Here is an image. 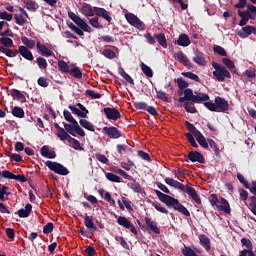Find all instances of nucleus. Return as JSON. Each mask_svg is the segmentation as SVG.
Wrapping results in <instances>:
<instances>
[{
    "instance_id": "f257e3e1",
    "label": "nucleus",
    "mask_w": 256,
    "mask_h": 256,
    "mask_svg": "<svg viewBox=\"0 0 256 256\" xmlns=\"http://www.w3.org/2000/svg\"><path fill=\"white\" fill-rule=\"evenodd\" d=\"M155 193L161 203H164V205L168 207H173L174 211L182 213V215H185V217H191L189 210L185 208L183 204L179 203L177 198H173V196L167 195L159 190H155Z\"/></svg>"
},
{
    "instance_id": "f03ea898",
    "label": "nucleus",
    "mask_w": 256,
    "mask_h": 256,
    "mask_svg": "<svg viewBox=\"0 0 256 256\" xmlns=\"http://www.w3.org/2000/svg\"><path fill=\"white\" fill-rule=\"evenodd\" d=\"M212 67L215 69L213 75L217 81L223 82L225 79H231V72L225 66L217 62H212Z\"/></svg>"
},
{
    "instance_id": "7ed1b4c3",
    "label": "nucleus",
    "mask_w": 256,
    "mask_h": 256,
    "mask_svg": "<svg viewBox=\"0 0 256 256\" xmlns=\"http://www.w3.org/2000/svg\"><path fill=\"white\" fill-rule=\"evenodd\" d=\"M46 167L50 169V171H53L57 175H67L69 173V169H67L63 164L58 163V162H53L51 160H47L45 162Z\"/></svg>"
},
{
    "instance_id": "20e7f679",
    "label": "nucleus",
    "mask_w": 256,
    "mask_h": 256,
    "mask_svg": "<svg viewBox=\"0 0 256 256\" xmlns=\"http://www.w3.org/2000/svg\"><path fill=\"white\" fill-rule=\"evenodd\" d=\"M126 21L132 25V27H135L136 29H139L140 31H145V23L141 21L135 14L133 13H126L125 14Z\"/></svg>"
},
{
    "instance_id": "39448f33",
    "label": "nucleus",
    "mask_w": 256,
    "mask_h": 256,
    "mask_svg": "<svg viewBox=\"0 0 256 256\" xmlns=\"http://www.w3.org/2000/svg\"><path fill=\"white\" fill-rule=\"evenodd\" d=\"M103 112L109 121H118V119H121V112L115 107H106L103 109Z\"/></svg>"
},
{
    "instance_id": "423d86ee",
    "label": "nucleus",
    "mask_w": 256,
    "mask_h": 256,
    "mask_svg": "<svg viewBox=\"0 0 256 256\" xmlns=\"http://www.w3.org/2000/svg\"><path fill=\"white\" fill-rule=\"evenodd\" d=\"M0 177H3V179H14L15 181H20V183H27L25 175H15L9 170H3L0 173Z\"/></svg>"
},
{
    "instance_id": "0eeeda50",
    "label": "nucleus",
    "mask_w": 256,
    "mask_h": 256,
    "mask_svg": "<svg viewBox=\"0 0 256 256\" xmlns=\"http://www.w3.org/2000/svg\"><path fill=\"white\" fill-rule=\"evenodd\" d=\"M238 37L241 39H247L250 35H256V27L251 25H246L242 27L241 30L237 31Z\"/></svg>"
},
{
    "instance_id": "6e6552de",
    "label": "nucleus",
    "mask_w": 256,
    "mask_h": 256,
    "mask_svg": "<svg viewBox=\"0 0 256 256\" xmlns=\"http://www.w3.org/2000/svg\"><path fill=\"white\" fill-rule=\"evenodd\" d=\"M214 103L216 104V110L218 112L225 113V111H229V102L225 100V98L217 96Z\"/></svg>"
},
{
    "instance_id": "1a4fd4ad",
    "label": "nucleus",
    "mask_w": 256,
    "mask_h": 256,
    "mask_svg": "<svg viewBox=\"0 0 256 256\" xmlns=\"http://www.w3.org/2000/svg\"><path fill=\"white\" fill-rule=\"evenodd\" d=\"M136 109H140L141 111H147L150 113V115H153V117H156V115H159V112H157V109L153 106H148L145 102H136L135 103Z\"/></svg>"
},
{
    "instance_id": "9d476101",
    "label": "nucleus",
    "mask_w": 256,
    "mask_h": 256,
    "mask_svg": "<svg viewBox=\"0 0 256 256\" xmlns=\"http://www.w3.org/2000/svg\"><path fill=\"white\" fill-rule=\"evenodd\" d=\"M103 133L110 139H119V137H121V131H119V129H117L115 126L104 127Z\"/></svg>"
},
{
    "instance_id": "9b49d317",
    "label": "nucleus",
    "mask_w": 256,
    "mask_h": 256,
    "mask_svg": "<svg viewBox=\"0 0 256 256\" xmlns=\"http://www.w3.org/2000/svg\"><path fill=\"white\" fill-rule=\"evenodd\" d=\"M187 157L192 163H205V156L199 151H190Z\"/></svg>"
},
{
    "instance_id": "f8f14e48",
    "label": "nucleus",
    "mask_w": 256,
    "mask_h": 256,
    "mask_svg": "<svg viewBox=\"0 0 256 256\" xmlns=\"http://www.w3.org/2000/svg\"><path fill=\"white\" fill-rule=\"evenodd\" d=\"M36 48H37L38 53H40V55H42V57H53V51L51 49L47 48V46H45V44H41V41H37Z\"/></svg>"
},
{
    "instance_id": "ddd939ff",
    "label": "nucleus",
    "mask_w": 256,
    "mask_h": 256,
    "mask_svg": "<svg viewBox=\"0 0 256 256\" xmlns=\"http://www.w3.org/2000/svg\"><path fill=\"white\" fill-rule=\"evenodd\" d=\"M184 193H187V195H189V197H191V199L195 201L197 205H201V197H199V194H197V190H195V188L189 185H186V189L184 190Z\"/></svg>"
},
{
    "instance_id": "4468645a",
    "label": "nucleus",
    "mask_w": 256,
    "mask_h": 256,
    "mask_svg": "<svg viewBox=\"0 0 256 256\" xmlns=\"http://www.w3.org/2000/svg\"><path fill=\"white\" fill-rule=\"evenodd\" d=\"M18 53L23 57V59H26V61H33V52L27 48V46H19L18 47Z\"/></svg>"
},
{
    "instance_id": "2eb2a0df",
    "label": "nucleus",
    "mask_w": 256,
    "mask_h": 256,
    "mask_svg": "<svg viewBox=\"0 0 256 256\" xmlns=\"http://www.w3.org/2000/svg\"><path fill=\"white\" fill-rule=\"evenodd\" d=\"M238 15L241 17V20L239 22L240 27H245V25L249 23V19L253 21V16H251V13H249V11L238 10Z\"/></svg>"
},
{
    "instance_id": "dca6fc26",
    "label": "nucleus",
    "mask_w": 256,
    "mask_h": 256,
    "mask_svg": "<svg viewBox=\"0 0 256 256\" xmlns=\"http://www.w3.org/2000/svg\"><path fill=\"white\" fill-rule=\"evenodd\" d=\"M194 97H195V94H193V89H191V88H186L185 90H184V97H180L179 99H178V101H179V103H189V101L191 102V103H193V99H194Z\"/></svg>"
},
{
    "instance_id": "f3484780",
    "label": "nucleus",
    "mask_w": 256,
    "mask_h": 256,
    "mask_svg": "<svg viewBox=\"0 0 256 256\" xmlns=\"http://www.w3.org/2000/svg\"><path fill=\"white\" fill-rule=\"evenodd\" d=\"M130 181L131 182L128 184V186L132 191H134V193H140V195H145V189L141 187V184H139L136 179L131 178Z\"/></svg>"
},
{
    "instance_id": "a211bd4d",
    "label": "nucleus",
    "mask_w": 256,
    "mask_h": 256,
    "mask_svg": "<svg viewBox=\"0 0 256 256\" xmlns=\"http://www.w3.org/2000/svg\"><path fill=\"white\" fill-rule=\"evenodd\" d=\"M217 209L227 215H231V206L229 205V201L225 198H220V204L217 205Z\"/></svg>"
},
{
    "instance_id": "6ab92c4d",
    "label": "nucleus",
    "mask_w": 256,
    "mask_h": 256,
    "mask_svg": "<svg viewBox=\"0 0 256 256\" xmlns=\"http://www.w3.org/2000/svg\"><path fill=\"white\" fill-rule=\"evenodd\" d=\"M175 57L178 59V61H180V63H182V65H184V67H189V69L193 68V63L189 61L187 56H185L182 51L177 52Z\"/></svg>"
},
{
    "instance_id": "aec40b11",
    "label": "nucleus",
    "mask_w": 256,
    "mask_h": 256,
    "mask_svg": "<svg viewBox=\"0 0 256 256\" xmlns=\"http://www.w3.org/2000/svg\"><path fill=\"white\" fill-rule=\"evenodd\" d=\"M175 44L179 45V47H189L191 45V40L187 34H180L175 41Z\"/></svg>"
},
{
    "instance_id": "412c9836",
    "label": "nucleus",
    "mask_w": 256,
    "mask_h": 256,
    "mask_svg": "<svg viewBox=\"0 0 256 256\" xmlns=\"http://www.w3.org/2000/svg\"><path fill=\"white\" fill-rule=\"evenodd\" d=\"M94 12L97 17H102L105 21L111 23L112 18L109 16V12L105 10V8L94 7Z\"/></svg>"
},
{
    "instance_id": "4be33fe9",
    "label": "nucleus",
    "mask_w": 256,
    "mask_h": 256,
    "mask_svg": "<svg viewBox=\"0 0 256 256\" xmlns=\"http://www.w3.org/2000/svg\"><path fill=\"white\" fill-rule=\"evenodd\" d=\"M94 12L97 17H102L105 21L111 23L112 18L109 16V12L105 10V8L94 7Z\"/></svg>"
},
{
    "instance_id": "5701e85b",
    "label": "nucleus",
    "mask_w": 256,
    "mask_h": 256,
    "mask_svg": "<svg viewBox=\"0 0 256 256\" xmlns=\"http://www.w3.org/2000/svg\"><path fill=\"white\" fill-rule=\"evenodd\" d=\"M31 211H33V205L26 204L25 209H20L16 212V215L20 217L21 219H26V217H29L31 215Z\"/></svg>"
},
{
    "instance_id": "b1692460",
    "label": "nucleus",
    "mask_w": 256,
    "mask_h": 256,
    "mask_svg": "<svg viewBox=\"0 0 256 256\" xmlns=\"http://www.w3.org/2000/svg\"><path fill=\"white\" fill-rule=\"evenodd\" d=\"M42 157H45L46 159H55V157H57V154L55 153V151L50 150L49 146L45 145L41 148L40 151Z\"/></svg>"
},
{
    "instance_id": "393cba45",
    "label": "nucleus",
    "mask_w": 256,
    "mask_h": 256,
    "mask_svg": "<svg viewBox=\"0 0 256 256\" xmlns=\"http://www.w3.org/2000/svg\"><path fill=\"white\" fill-rule=\"evenodd\" d=\"M11 97L20 103H27V98L18 89L11 90Z\"/></svg>"
},
{
    "instance_id": "a878e982",
    "label": "nucleus",
    "mask_w": 256,
    "mask_h": 256,
    "mask_svg": "<svg viewBox=\"0 0 256 256\" xmlns=\"http://www.w3.org/2000/svg\"><path fill=\"white\" fill-rule=\"evenodd\" d=\"M200 245L206 249V251H209L211 249V240L207 235L201 234L199 236Z\"/></svg>"
},
{
    "instance_id": "bb28decb",
    "label": "nucleus",
    "mask_w": 256,
    "mask_h": 256,
    "mask_svg": "<svg viewBox=\"0 0 256 256\" xmlns=\"http://www.w3.org/2000/svg\"><path fill=\"white\" fill-rule=\"evenodd\" d=\"M82 13L85 17H94L95 16V8L91 6V4H84L82 6Z\"/></svg>"
},
{
    "instance_id": "cd10ccee",
    "label": "nucleus",
    "mask_w": 256,
    "mask_h": 256,
    "mask_svg": "<svg viewBox=\"0 0 256 256\" xmlns=\"http://www.w3.org/2000/svg\"><path fill=\"white\" fill-rule=\"evenodd\" d=\"M145 223L153 231V233H156V235H159L161 233V229L157 227V224L151 220L149 217H145Z\"/></svg>"
},
{
    "instance_id": "c85d7f7f",
    "label": "nucleus",
    "mask_w": 256,
    "mask_h": 256,
    "mask_svg": "<svg viewBox=\"0 0 256 256\" xmlns=\"http://www.w3.org/2000/svg\"><path fill=\"white\" fill-rule=\"evenodd\" d=\"M118 73L119 75H121V77H123V79H125L126 83H129V85H135V81L133 80L131 75L125 72V69H123V67H120L118 69Z\"/></svg>"
},
{
    "instance_id": "c756f323",
    "label": "nucleus",
    "mask_w": 256,
    "mask_h": 256,
    "mask_svg": "<svg viewBox=\"0 0 256 256\" xmlns=\"http://www.w3.org/2000/svg\"><path fill=\"white\" fill-rule=\"evenodd\" d=\"M194 57H193V61L194 63H196L197 65H203L205 66V57L204 54L200 51H195L194 52Z\"/></svg>"
},
{
    "instance_id": "7c9ffc66",
    "label": "nucleus",
    "mask_w": 256,
    "mask_h": 256,
    "mask_svg": "<svg viewBox=\"0 0 256 256\" xmlns=\"http://www.w3.org/2000/svg\"><path fill=\"white\" fill-rule=\"evenodd\" d=\"M23 4L27 11H31L32 13H35V11H37V2L33 0H23Z\"/></svg>"
},
{
    "instance_id": "2f4dec72",
    "label": "nucleus",
    "mask_w": 256,
    "mask_h": 256,
    "mask_svg": "<svg viewBox=\"0 0 256 256\" xmlns=\"http://www.w3.org/2000/svg\"><path fill=\"white\" fill-rule=\"evenodd\" d=\"M84 225L87 227V229H93L94 231H97V226H95V223L93 222V216L85 214Z\"/></svg>"
},
{
    "instance_id": "473e14b6",
    "label": "nucleus",
    "mask_w": 256,
    "mask_h": 256,
    "mask_svg": "<svg viewBox=\"0 0 256 256\" xmlns=\"http://www.w3.org/2000/svg\"><path fill=\"white\" fill-rule=\"evenodd\" d=\"M68 73L69 75H71V77H74L75 79L83 78V72H81V70L77 66H73L72 68H70Z\"/></svg>"
},
{
    "instance_id": "72a5a7b5",
    "label": "nucleus",
    "mask_w": 256,
    "mask_h": 256,
    "mask_svg": "<svg viewBox=\"0 0 256 256\" xmlns=\"http://www.w3.org/2000/svg\"><path fill=\"white\" fill-rule=\"evenodd\" d=\"M208 94L205 93H198L197 95H194V98L192 100V103H203V101H209Z\"/></svg>"
},
{
    "instance_id": "f704fd0d",
    "label": "nucleus",
    "mask_w": 256,
    "mask_h": 256,
    "mask_svg": "<svg viewBox=\"0 0 256 256\" xmlns=\"http://www.w3.org/2000/svg\"><path fill=\"white\" fill-rule=\"evenodd\" d=\"M12 115L13 117H17L18 119H23L25 117V110L23 108L15 106L12 109Z\"/></svg>"
},
{
    "instance_id": "c9c22d12",
    "label": "nucleus",
    "mask_w": 256,
    "mask_h": 256,
    "mask_svg": "<svg viewBox=\"0 0 256 256\" xmlns=\"http://www.w3.org/2000/svg\"><path fill=\"white\" fill-rule=\"evenodd\" d=\"M117 223L118 225H121V227H124L125 229H129V227H131V221H129V219H127V217L125 216H119L117 218Z\"/></svg>"
},
{
    "instance_id": "e433bc0d",
    "label": "nucleus",
    "mask_w": 256,
    "mask_h": 256,
    "mask_svg": "<svg viewBox=\"0 0 256 256\" xmlns=\"http://www.w3.org/2000/svg\"><path fill=\"white\" fill-rule=\"evenodd\" d=\"M155 39L163 47L164 49H167V38H165V34H155Z\"/></svg>"
},
{
    "instance_id": "4c0bfd02",
    "label": "nucleus",
    "mask_w": 256,
    "mask_h": 256,
    "mask_svg": "<svg viewBox=\"0 0 256 256\" xmlns=\"http://www.w3.org/2000/svg\"><path fill=\"white\" fill-rule=\"evenodd\" d=\"M36 64L38 65L39 69H41V71H46L47 67L49 66L47 60L41 56L36 59Z\"/></svg>"
},
{
    "instance_id": "58836bf2",
    "label": "nucleus",
    "mask_w": 256,
    "mask_h": 256,
    "mask_svg": "<svg viewBox=\"0 0 256 256\" xmlns=\"http://www.w3.org/2000/svg\"><path fill=\"white\" fill-rule=\"evenodd\" d=\"M140 68H141L142 73H144V75H146V77H153V70L147 64L141 62Z\"/></svg>"
},
{
    "instance_id": "ea45409f",
    "label": "nucleus",
    "mask_w": 256,
    "mask_h": 256,
    "mask_svg": "<svg viewBox=\"0 0 256 256\" xmlns=\"http://www.w3.org/2000/svg\"><path fill=\"white\" fill-rule=\"evenodd\" d=\"M81 127H83L84 129H87V131H95V126H93V124L91 122H89V120H85V119H80L79 121Z\"/></svg>"
},
{
    "instance_id": "a19ab883",
    "label": "nucleus",
    "mask_w": 256,
    "mask_h": 256,
    "mask_svg": "<svg viewBox=\"0 0 256 256\" xmlns=\"http://www.w3.org/2000/svg\"><path fill=\"white\" fill-rule=\"evenodd\" d=\"M152 207H154L156 211H159V213H163L164 215H169V210H167V208L163 207L161 203L157 201L152 202Z\"/></svg>"
},
{
    "instance_id": "79ce46f5",
    "label": "nucleus",
    "mask_w": 256,
    "mask_h": 256,
    "mask_svg": "<svg viewBox=\"0 0 256 256\" xmlns=\"http://www.w3.org/2000/svg\"><path fill=\"white\" fill-rule=\"evenodd\" d=\"M105 177L108 181H111V183H121V177L115 175L114 173L107 172Z\"/></svg>"
},
{
    "instance_id": "37998d69",
    "label": "nucleus",
    "mask_w": 256,
    "mask_h": 256,
    "mask_svg": "<svg viewBox=\"0 0 256 256\" xmlns=\"http://www.w3.org/2000/svg\"><path fill=\"white\" fill-rule=\"evenodd\" d=\"M181 75H183V77H187V79L195 81L196 83H201V79L193 72H182Z\"/></svg>"
},
{
    "instance_id": "c03bdc74",
    "label": "nucleus",
    "mask_w": 256,
    "mask_h": 256,
    "mask_svg": "<svg viewBox=\"0 0 256 256\" xmlns=\"http://www.w3.org/2000/svg\"><path fill=\"white\" fill-rule=\"evenodd\" d=\"M21 41L23 43V45H25V47H27V49H35V41L31 40L25 36H23L21 38Z\"/></svg>"
},
{
    "instance_id": "a18cd8bd",
    "label": "nucleus",
    "mask_w": 256,
    "mask_h": 256,
    "mask_svg": "<svg viewBox=\"0 0 256 256\" xmlns=\"http://www.w3.org/2000/svg\"><path fill=\"white\" fill-rule=\"evenodd\" d=\"M174 81L177 83L178 89H181V91H183V89H187V87H189V82L183 80L182 77L176 78V79H174Z\"/></svg>"
},
{
    "instance_id": "49530a36",
    "label": "nucleus",
    "mask_w": 256,
    "mask_h": 256,
    "mask_svg": "<svg viewBox=\"0 0 256 256\" xmlns=\"http://www.w3.org/2000/svg\"><path fill=\"white\" fill-rule=\"evenodd\" d=\"M0 43L4 47H6V49H9V48L13 47V39H11L9 37L0 38Z\"/></svg>"
},
{
    "instance_id": "de8ad7c7",
    "label": "nucleus",
    "mask_w": 256,
    "mask_h": 256,
    "mask_svg": "<svg viewBox=\"0 0 256 256\" xmlns=\"http://www.w3.org/2000/svg\"><path fill=\"white\" fill-rule=\"evenodd\" d=\"M102 55L104 57H106V59H115L117 57V54L115 53V51L106 48L102 51Z\"/></svg>"
},
{
    "instance_id": "09e8293b",
    "label": "nucleus",
    "mask_w": 256,
    "mask_h": 256,
    "mask_svg": "<svg viewBox=\"0 0 256 256\" xmlns=\"http://www.w3.org/2000/svg\"><path fill=\"white\" fill-rule=\"evenodd\" d=\"M156 95L161 101H164L165 103H171V99L169 98V95H167V93L156 90Z\"/></svg>"
},
{
    "instance_id": "8fccbe9b",
    "label": "nucleus",
    "mask_w": 256,
    "mask_h": 256,
    "mask_svg": "<svg viewBox=\"0 0 256 256\" xmlns=\"http://www.w3.org/2000/svg\"><path fill=\"white\" fill-rule=\"evenodd\" d=\"M58 67H59L60 71H62V73H69V71L71 69L69 67V64H67V62H65L64 60L58 61Z\"/></svg>"
},
{
    "instance_id": "3c124183",
    "label": "nucleus",
    "mask_w": 256,
    "mask_h": 256,
    "mask_svg": "<svg viewBox=\"0 0 256 256\" xmlns=\"http://www.w3.org/2000/svg\"><path fill=\"white\" fill-rule=\"evenodd\" d=\"M237 179L238 181L245 187V189H250L249 181L245 179V176L241 173H237Z\"/></svg>"
},
{
    "instance_id": "603ef678",
    "label": "nucleus",
    "mask_w": 256,
    "mask_h": 256,
    "mask_svg": "<svg viewBox=\"0 0 256 256\" xmlns=\"http://www.w3.org/2000/svg\"><path fill=\"white\" fill-rule=\"evenodd\" d=\"M63 125L66 133H69L70 135H72V137H77V134H75V128L72 126V124L63 122Z\"/></svg>"
},
{
    "instance_id": "864d4df0",
    "label": "nucleus",
    "mask_w": 256,
    "mask_h": 256,
    "mask_svg": "<svg viewBox=\"0 0 256 256\" xmlns=\"http://www.w3.org/2000/svg\"><path fill=\"white\" fill-rule=\"evenodd\" d=\"M183 107L187 113H197V108L193 106L192 102H184Z\"/></svg>"
},
{
    "instance_id": "5fc2aeb1",
    "label": "nucleus",
    "mask_w": 256,
    "mask_h": 256,
    "mask_svg": "<svg viewBox=\"0 0 256 256\" xmlns=\"http://www.w3.org/2000/svg\"><path fill=\"white\" fill-rule=\"evenodd\" d=\"M68 17L69 19H71V21H73V23H76L77 25H79L80 22L83 20L81 19V17L77 16V14H75L73 11L68 12Z\"/></svg>"
},
{
    "instance_id": "6e6d98bb",
    "label": "nucleus",
    "mask_w": 256,
    "mask_h": 256,
    "mask_svg": "<svg viewBox=\"0 0 256 256\" xmlns=\"http://www.w3.org/2000/svg\"><path fill=\"white\" fill-rule=\"evenodd\" d=\"M250 13V17H252V21L256 20V6L253 4L247 5V10Z\"/></svg>"
},
{
    "instance_id": "4d7b16f0",
    "label": "nucleus",
    "mask_w": 256,
    "mask_h": 256,
    "mask_svg": "<svg viewBox=\"0 0 256 256\" xmlns=\"http://www.w3.org/2000/svg\"><path fill=\"white\" fill-rule=\"evenodd\" d=\"M213 51L217 53V55H221V57H227V51L222 46H214Z\"/></svg>"
},
{
    "instance_id": "13d9d810",
    "label": "nucleus",
    "mask_w": 256,
    "mask_h": 256,
    "mask_svg": "<svg viewBox=\"0 0 256 256\" xmlns=\"http://www.w3.org/2000/svg\"><path fill=\"white\" fill-rule=\"evenodd\" d=\"M53 229H55V225H53V222H48V223L43 227V233H44V235H49V233H53Z\"/></svg>"
},
{
    "instance_id": "bf43d9fd",
    "label": "nucleus",
    "mask_w": 256,
    "mask_h": 256,
    "mask_svg": "<svg viewBox=\"0 0 256 256\" xmlns=\"http://www.w3.org/2000/svg\"><path fill=\"white\" fill-rule=\"evenodd\" d=\"M85 95H87V97H90V99H101V94L95 92L94 90H86Z\"/></svg>"
},
{
    "instance_id": "052dcab7",
    "label": "nucleus",
    "mask_w": 256,
    "mask_h": 256,
    "mask_svg": "<svg viewBox=\"0 0 256 256\" xmlns=\"http://www.w3.org/2000/svg\"><path fill=\"white\" fill-rule=\"evenodd\" d=\"M204 107H206V109H208L209 111H214L216 113H219V110H217V104L212 101L210 102H204Z\"/></svg>"
},
{
    "instance_id": "680f3d73",
    "label": "nucleus",
    "mask_w": 256,
    "mask_h": 256,
    "mask_svg": "<svg viewBox=\"0 0 256 256\" xmlns=\"http://www.w3.org/2000/svg\"><path fill=\"white\" fill-rule=\"evenodd\" d=\"M187 140L190 143V145L192 147H194V149H199V145L197 144V142L195 141V137H193V134L191 133H187L186 134Z\"/></svg>"
},
{
    "instance_id": "e2e57ef3",
    "label": "nucleus",
    "mask_w": 256,
    "mask_h": 256,
    "mask_svg": "<svg viewBox=\"0 0 256 256\" xmlns=\"http://www.w3.org/2000/svg\"><path fill=\"white\" fill-rule=\"evenodd\" d=\"M222 63L227 69H235V63L229 58H222Z\"/></svg>"
},
{
    "instance_id": "0e129e2a",
    "label": "nucleus",
    "mask_w": 256,
    "mask_h": 256,
    "mask_svg": "<svg viewBox=\"0 0 256 256\" xmlns=\"http://www.w3.org/2000/svg\"><path fill=\"white\" fill-rule=\"evenodd\" d=\"M207 141L211 149H213L215 155H219V147L217 146V143H215L214 140L211 138H208Z\"/></svg>"
},
{
    "instance_id": "69168bd1",
    "label": "nucleus",
    "mask_w": 256,
    "mask_h": 256,
    "mask_svg": "<svg viewBox=\"0 0 256 256\" xmlns=\"http://www.w3.org/2000/svg\"><path fill=\"white\" fill-rule=\"evenodd\" d=\"M60 141H68V143H73L75 138L71 137L67 131L59 138Z\"/></svg>"
},
{
    "instance_id": "338daca9",
    "label": "nucleus",
    "mask_w": 256,
    "mask_h": 256,
    "mask_svg": "<svg viewBox=\"0 0 256 256\" xmlns=\"http://www.w3.org/2000/svg\"><path fill=\"white\" fill-rule=\"evenodd\" d=\"M250 207H251V212L253 213V215L256 216V197L255 196L250 197Z\"/></svg>"
},
{
    "instance_id": "774afa93",
    "label": "nucleus",
    "mask_w": 256,
    "mask_h": 256,
    "mask_svg": "<svg viewBox=\"0 0 256 256\" xmlns=\"http://www.w3.org/2000/svg\"><path fill=\"white\" fill-rule=\"evenodd\" d=\"M240 256H255L253 248H247L240 252Z\"/></svg>"
}]
</instances>
